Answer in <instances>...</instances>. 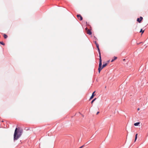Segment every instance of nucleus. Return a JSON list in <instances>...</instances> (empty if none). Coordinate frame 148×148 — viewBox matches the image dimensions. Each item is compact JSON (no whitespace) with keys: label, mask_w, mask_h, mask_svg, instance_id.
Masks as SVG:
<instances>
[{"label":"nucleus","mask_w":148,"mask_h":148,"mask_svg":"<svg viewBox=\"0 0 148 148\" xmlns=\"http://www.w3.org/2000/svg\"><path fill=\"white\" fill-rule=\"evenodd\" d=\"M23 130L19 127L16 128L14 135V140H17L21 136L23 133Z\"/></svg>","instance_id":"1"},{"label":"nucleus","mask_w":148,"mask_h":148,"mask_svg":"<svg viewBox=\"0 0 148 148\" xmlns=\"http://www.w3.org/2000/svg\"><path fill=\"white\" fill-rule=\"evenodd\" d=\"M99 67L98 68V71L99 72V73L101 71L102 69L106 66L108 64V63H106L105 64H103L102 66V67H101V65H102V60L101 59V56H99Z\"/></svg>","instance_id":"2"},{"label":"nucleus","mask_w":148,"mask_h":148,"mask_svg":"<svg viewBox=\"0 0 148 148\" xmlns=\"http://www.w3.org/2000/svg\"><path fill=\"white\" fill-rule=\"evenodd\" d=\"M95 44H96V47H97V48L98 51H99V56H101V53H100V50H99V44L98 43H97L96 42H95Z\"/></svg>","instance_id":"3"},{"label":"nucleus","mask_w":148,"mask_h":148,"mask_svg":"<svg viewBox=\"0 0 148 148\" xmlns=\"http://www.w3.org/2000/svg\"><path fill=\"white\" fill-rule=\"evenodd\" d=\"M86 30L87 34H88L89 35H90L92 34V33L90 30L88 29L87 28H86Z\"/></svg>","instance_id":"4"},{"label":"nucleus","mask_w":148,"mask_h":148,"mask_svg":"<svg viewBox=\"0 0 148 148\" xmlns=\"http://www.w3.org/2000/svg\"><path fill=\"white\" fill-rule=\"evenodd\" d=\"M143 19V17L140 16L139 18H137V21L139 23H140Z\"/></svg>","instance_id":"5"},{"label":"nucleus","mask_w":148,"mask_h":148,"mask_svg":"<svg viewBox=\"0 0 148 148\" xmlns=\"http://www.w3.org/2000/svg\"><path fill=\"white\" fill-rule=\"evenodd\" d=\"M77 17L78 19H79L80 21H81L82 20V17L80 14H77Z\"/></svg>","instance_id":"6"},{"label":"nucleus","mask_w":148,"mask_h":148,"mask_svg":"<svg viewBox=\"0 0 148 148\" xmlns=\"http://www.w3.org/2000/svg\"><path fill=\"white\" fill-rule=\"evenodd\" d=\"M95 91H94L92 93L91 96V97H90V98L89 99V100H90L93 98V97L95 96L94 93H95Z\"/></svg>","instance_id":"7"},{"label":"nucleus","mask_w":148,"mask_h":148,"mask_svg":"<svg viewBox=\"0 0 148 148\" xmlns=\"http://www.w3.org/2000/svg\"><path fill=\"white\" fill-rule=\"evenodd\" d=\"M114 59H112V60L111 61V62H112L113 61H114V60L116 59L117 58V57H115V56L114 57Z\"/></svg>","instance_id":"8"},{"label":"nucleus","mask_w":148,"mask_h":148,"mask_svg":"<svg viewBox=\"0 0 148 148\" xmlns=\"http://www.w3.org/2000/svg\"><path fill=\"white\" fill-rule=\"evenodd\" d=\"M140 123L139 122H137L135 123L134 124V125L136 126H138V125L140 124Z\"/></svg>","instance_id":"9"},{"label":"nucleus","mask_w":148,"mask_h":148,"mask_svg":"<svg viewBox=\"0 0 148 148\" xmlns=\"http://www.w3.org/2000/svg\"><path fill=\"white\" fill-rule=\"evenodd\" d=\"M3 36L4 38H6L8 37V36L5 34H3Z\"/></svg>","instance_id":"10"},{"label":"nucleus","mask_w":148,"mask_h":148,"mask_svg":"<svg viewBox=\"0 0 148 148\" xmlns=\"http://www.w3.org/2000/svg\"><path fill=\"white\" fill-rule=\"evenodd\" d=\"M137 136H138V134H136L135 135V142L136 141V140L137 138Z\"/></svg>","instance_id":"11"},{"label":"nucleus","mask_w":148,"mask_h":148,"mask_svg":"<svg viewBox=\"0 0 148 148\" xmlns=\"http://www.w3.org/2000/svg\"><path fill=\"white\" fill-rule=\"evenodd\" d=\"M96 99V98H95L94 99H93L92 100V101L91 102V103L92 104L93 102H94V101Z\"/></svg>","instance_id":"12"},{"label":"nucleus","mask_w":148,"mask_h":148,"mask_svg":"<svg viewBox=\"0 0 148 148\" xmlns=\"http://www.w3.org/2000/svg\"><path fill=\"white\" fill-rule=\"evenodd\" d=\"M144 30H143L142 29H141L140 31V32H142V34H143V33H144Z\"/></svg>","instance_id":"13"},{"label":"nucleus","mask_w":148,"mask_h":148,"mask_svg":"<svg viewBox=\"0 0 148 148\" xmlns=\"http://www.w3.org/2000/svg\"><path fill=\"white\" fill-rule=\"evenodd\" d=\"M0 43L2 45H5V44L3 42H0Z\"/></svg>","instance_id":"14"},{"label":"nucleus","mask_w":148,"mask_h":148,"mask_svg":"<svg viewBox=\"0 0 148 148\" xmlns=\"http://www.w3.org/2000/svg\"><path fill=\"white\" fill-rule=\"evenodd\" d=\"M99 113V112H97V114H96L97 115Z\"/></svg>","instance_id":"15"},{"label":"nucleus","mask_w":148,"mask_h":148,"mask_svg":"<svg viewBox=\"0 0 148 148\" xmlns=\"http://www.w3.org/2000/svg\"><path fill=\"white\" fill-rule=\"evenodd\" d=\"M83 147V146H82L81 147H80L79 148H82Z\"/></svg>","instance_id":"16"},{"label":"nucleus","mask_w":148,"mask_h":148,"mask_svg":"<svg viewBox=\"0 0 148 148\" xmlns=\"http://www.w3.org/2000/svg\"><path fill=\"white\" fill-rule=\"evenodd\" d=\"M109 62V61H108V62L107 63H108H108Z\"/></svg>","instance_id":"17"},{"label":"nucleus","mask_w":148,"mask_h":148,"mask_svg":"<svg viewBox=\"0 0 148 148\" xmlns=\"http://www.w3.org/2000/svg\"><path fill=\"white\" fill-rule=\"evenodd\" d=\"M123 60V61H125V59H124Z\"/></svg>","instance_id":"18"},{"label":"nucleus","mask_w":148,"mask_h":148,"mask_svg":"<svg viewBox=\"0 0 148 148\" xmlns=\"http://www.w3.org/2000/svg\"><path fill=\"white\" fill-rule=\"evenodd\" d=\"M139 110V108H138V110Z\"/></svg>","instance_id":"19"}]
</instances>
